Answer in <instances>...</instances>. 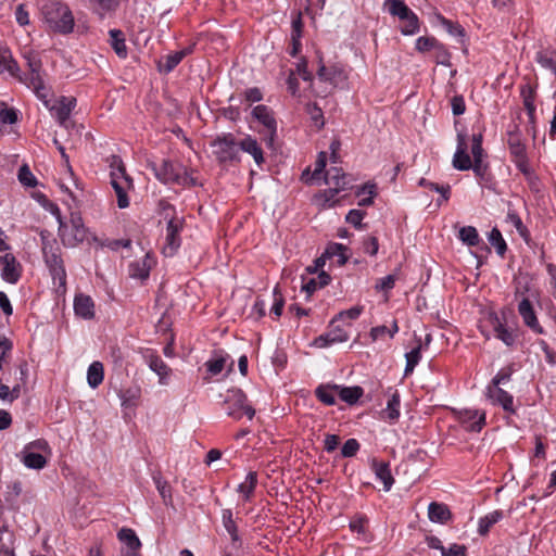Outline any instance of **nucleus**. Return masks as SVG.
Masks as SVG:
<instances>
[{
  "mask_svg": "<svg viewBox=\"0 0 556 556\" xmlns=\"http://www.w3.org/2000/svg\"><path fill=\"white\" fill-rule=\"evenodd\" d=\"M70 223L71 231L67 232V229H63V231L60 232V237L64 245L76 247L87 238L88 229L85 227L79 212L71 213Z\"/></svg>",
  "mask_w": 556,
  "mask_h": 556,
  "instance_id": "obj_8",
  "label": "nucleus"
},
{
  "mask_svg": "<svg viewBox=\"0 0 556 556\" xmlns=\"http://www.w3.org/2000/svg\"><path fill=\"white\" fill-rule=\"evenodd\" d=\"M369 188V197L362 199L358 202L359 206H370L374 204V198L376 197V185L375 184H365L362 187H359L356 191V195L359 197L361 194L365 193L366 189Z\"/></svg>",
  "mask_w": 556,
  "mask_h": 556,
  "instance_id": "obj_59",
  "label": "nucleus"
},
{
  "mask_svg": "<svg viewBox=\"0 0 556 556\" xmlns=\"http://www.w3.org/2000/svg\"><path fill=\"white\" fill-rule=\"evenodd\" d=\"M152 258L147 254L141 261L134 262L129 265V276L146 280L151 270Z\"/></svg>",
  "mask_w": 556,
  "mask_h": 556,
  "instance_id": "obj_27",
  "label": "nucleus"
},
{
  "mask_svg": "<svg viewBox=\"0 0 556 556\" xmlns=\"http://www.w3.org/2000/svg\"><path fill=\"white\" fill-rule=\"evenodd\" d=\"M1 277L9 283H16L21 278V264L12 253L0 256Z\"/></svg>",
  "mask_w": 556,
  "mask_h": 556,
  "instance_id": "obj_13",
  "label": "nucleus"
},
{
  "mask_svg": "<svg viewBox=\"0 0 556 556\" xmlns=\"http://www.w3.org/2000/svg\"><path fill=\"white\" fill-rule=\"evenodd\" d=\"M489 242L491 245H493L496 250V253L500 256H504L507 251V244L501 233V231L494 227L491 232L489 233Z\"/></svg>",
  "mask_w": 556,
  "mask_h": 556,
  "instance_id": "obj_52",
  "label": "nucleus"
},
{
  "mask_svg": "<svg viewBox=\"0 0 556 556\" xmlns=\"http://www.w3.org/2000/svg\"><path fill=\"white\" fill-rule=\"evenodd\" d=\"M41 240H42V254L43 260L48 268L60 266L63 263L62 256H61V250L56 243L55 240H48L43 232H41Z\"/></svg>",
  "mask_w": 556,
  "mask_h": 556,
  "instance_id": "obj_17",
  "label": "nucleus"
},
{
  "mask_svg": "<svg viewBox=\"0 0 556 556\" xmlns=\"http://www.w3.org/2000/svg\"><path fill=\"white\" fill-rule=\"evenodd\" d=\"M111 167L113 168L111 172V185L117 197V205L119 208H126L129 206V198L126 192V187H124L118 179L123 178L127 187L132 185V179L126 173V168L119 156H112Z\"/></svg>",
  "mask_w": 556,
  "mask_h": 556,
  "instance_id": "obj_5",
  "label": "nucleus"
},
{
  "mask_svg": "<svg viewBox=\"0 0 556 556\" xmlns=\"http://www.w3.org/2000/svg\"><path fill=\"white\" fill-rule=\"evenodd\" d=\"M328 332L320 334L314 340V344L317 348H327L334 343H342L349 340V334L346 331L341 329L339 326H333Z\"/></svg>",
  "mask_w": 556,
  "mask_h": 556,
  "instance_id": "obj_19",
  "label": "nucleus"
},
{
  "mask_svg": "<svg viewBox=\"0 0 556 556\" xmlns=\"http://www.w3.org/2000/svg\"><path fill=\"white\" fill-rule=\"evenodd\" d=\"M40 11L49 27L60 34L73 31L74 16L67 4L60 0H41Z\"/></svg>",
  "mask_w": 556,
  "mask_h": 556,
  "instance_id": "obj_1",
  "label": "nucleus"
},
{
  "mask_svg": "<svg viewBox=\"0 0 556 556\" xmlns=\"http://www.w3.org/2000/svg\"><path fill=\"white\" fill-rule=\"evenodd\" d=\"M42 198L45 200L43 206L48 208L53 216H55L59 223V232H62L63 229H67V224L63 220L59 206L55 203L48 200L46 195H42Z\"/></svg>",
  "mask_w": 556,
  "mask_h": 556,
  "instance_id": "obj_58",
  "label": "nucleus"
},
{
  "mask_svg": "<svg viewBox=\"0 0 556 556\" xmlns=\"http://www.w3.org/2000/svg\"><path fill=\"white\" fill-rule=\"evenodd\" d=\"M224 405L227 415L236 420L241 419L243 415L250 420L255 416V409L248 404V396L241 389L232 388L228 390Z\"/></svg>",
  "mask_w": 556,
  "mask_h": 556,
  "instance_id": "obj_4",
  "label": "nucleus"
},
{
  "mask_svg": "<svg viewBox=\"0 0 556 556\" xmlns=\"http://www.w3.org/2000/svg\"><path fill=\"white\" fill-rule=\"evenodd\" d=\"M257 484V473L255 471H250L245 481L240 483L238 486V492L243 494V498L245 502H249L254 493V490Z\"/></svg>",
  "mask_w": 556,
  "mask_h": 556,
  "instance_id": "obj_40",
  "label": "nucleus"
},
{
  "mask_svg": "<svg viewBox=\"0 0 556 556\" xmlns=\"http://www.w3.org/2000/svg\"><path fill=\"white\" fill-rule=\"evenodd\" d=\"M93 12L101 18L106 14L113 13L119 7V0H89Z\"/></svg>",
  "mask_w": 556,
  "mask_h": 556,
  "instance_id": "obj_33",
  "label": "nucleus"
},
{
  "mask_svg": "<svg viewBox=\"0 0 556 556\" xmlns=\"http://www.w3.org/2000/svg\"><path fill=\"white\" fill-rule=\"evenodd\" d=\"M306 113L309 115L311 121L314 123L318 130L324 127V113L316 103H308L306 105Z\"/></svg>",
  "mask_w": 556,
  "mask_h": 556,
  "instance_id": "obj_54",
  "label": "nucleus"
},
{
  "mask_svg": "<svg viewBox=\"0 0 556 556\" xmlns=\"http://www.w3.org/2000/svg\"><path fill=\"white\" fill-rule=\"evenodd\" d=\"M342 249H343V244H341V243H336V242L329 243L327 245L325 252L314 261V265L308 266L306 268V271L308 274L317 273L319 269H321L325 266L327 260L334 257V254L340 253L342 251Z\"/></svg>",
  "mask_w": 556,
  "mask_h": 556,
  "instance_id": "obj_24",
  "label": "nucleus"
},
{
  "mask_svg": "<svg viewBox=\"0 0 556 556\" xmlns=\"http://www.w3.org/2000/svg\"><path fill=\"white\" fill-rule=\"evenodd\" d=\"M333 388L336 392H338L340 400L348 403L349 405L356 404L364 394V389L359 386L342 387L338 384Z\"/></svg>",
  "mask_w": 556,
  "mask_h": 556,
  "instance_id": "obj_26",
  "label": "nucleus"
},
{
  "mask_svg": "<svg viewBox=\"0 0 556 556\" xmlns=\"http://www.w3.org/2000/svg\"><path fill=\"white\" fill-rule=\"evenodd\" d=\"M240 150L251 154L257 165H262L265 161L261 146L257 140L251 136L245 137L239 142V151Z\"/></svg>",
  "mask_w": 556,
  "mask_h": 556,
  "instance_id": "obj_25",
  "label": "nucleus"
},
{
  "mask_svg": "<svg viewBox=\"0 0 556 556\" xmlns=\"http://www.w3.org/2000/svg\"><path fill=\"white\" fill-rule=\"evenodd\" d=\"M75 98H61L60 106L56 108V118L61 125H64L65 122L70 118L71 112L75 108Z\"/></svg>",
  "mask_w": 556,
  "mask_h": 556,
  "instance_id": "obj_42",
  "label": "nucleus"
},
{
  "mask_svg": "<svg viewBox=\"0 0 556 556\" xmlns=\"http://www.w3.org/2000/svg\"><path fill=\"white\" fill-rule=\"evenodd\" d=\"M538 63L545 68L556 70V50L545 49L536 53Z\"/></svg>",
  "mask_w": 556,
  "mask_h": 556,
  "instance_id": "obj_51",
  "label": "nucleus"
},
{
  "mask_svg": "<svg viewBox=\"0 0 556 556\" xmlns=\"http://www.w3.org/2000/svg\"><path fill=\"white\" fill-rule=\"evenodd\" d=\"M503 511L502 510H494L484 517L480 518L479 525H478V533L480 535H486L490 531V528L498 522L503 518Z\"/></svg>",
  "mask_w": 556,
  "mask_h": 556,
  "instance_id": "obj_39",
  "label": "nucleus"
},
{
  "mask_svg": "<svg viewBox=\"0 0 556 556\" xmlns=\"http://www.w3.org/2000/svg\"><path fill=\"white\" fill-rule=\"evenodd\" d=\"M22 462L30 469H42L47 464V459L43 455L30 451H23Z\"/></svg>",
  "mask_w": 556,
  "mask_h": 556,
  "instance_id": "obj_41",
  "label": "nucleus"
},
{
  "mask_svg": "<svg viewBox=\"0 0 556 556\" xmlns=\"http://www.w3.org/2000/svg\"><path fill=\"white\" fill-rule=\"evenodd\" d=\"M518 312L527 327H529L535 333H544L543 328L538 321L533 305L529 299L525 298L521 300L518 305Z\"/></svg>",
  "mask_w": 556,
  "mask_h": 556,
  "instance_id": "obj_16",
  "label": "nucleus"
},
{
  "mask_svg": "<svg viewBox=\"0 0 556 556\" xmlns=\"http://www.w3.org/2000/svg\"><path fill=\"white\" fill-rule=\"evenodd\" d=\"M361 445L356 439H349L344 442L341 448V455L343 457H353L358 452Z\"/></svg>",
  "mask_w": 556,
  "mask_h": 556,
  "instance_id": "obj_63",
  "label": "nucleus"
},
{
  "mask_svg": "<svg viewBox=\"0 0 556 556\" xmlns=\"http://www.w3.org/2000/svg\"><path fill=\"white\" fill-rule=\"evenodd\" d=\"M485 412L479 409H463L458 415L465 430L470 432H480L485 425Z\"/></svg>",
  "mask_w": 556,
  "mask_h": 556,
  "instance_id": "obj_11",
  "label": "nucleus"
},
{
  "mask_svg": "<svg viewBox=\"0 0 556 556\" xmlns=\"http://www.w3.org/2000/svg\"><path fill=\"white\" fill-rule=\"evenodd\" d=\"M185 220L177 216L169 217L166 227V248L170 249L173 254L180 247V231L184 228Z\"/></svg>",
  "mask_w": 556,
  "mask_h": 556,
  "instance_id": "obj_14",
  "label": "nucleus"
},
{
  "mask_svg": "<svg viewBox=\"0 0 556 556\" xmlns=\"http://www.w3.org/2000/svg\"><path fill=\"white\" fill-rule=\"evenodd\" d=\"M103 378H104L103 364L98 361L91 363L90 366L88 367V371H87V382H88L89 387H91L92 389L98 388L102 383Z\"/></svg>",
  "mask_w": 556,
  "mask_h": 556,
  "instance_id": "obj_34",
  "label": "nucleus"
},
{
  "mask_svg": "<svg viewBox=\"0 0 556 556\" xmlns=\"http://www.w3.org/2000/svg\"><path fill=\"white\" fill-rule=\"evenodd\" d=\"M458 238L468 247H477L480 243V237L473 226H464L458 231Z\"/></svg>",
  "mask_w": 556,
  "mask_h": 556,
  "instance_id": "obj_44",
  "label": "nucleus"
},
{
  "mask_svg": "<svg viewBox=\"0 0 556 556\" xmlns=\"http://www.w3.org/2000/svg\"><path fill=\"white\" fill-rule=\"evenodd\" d=\"M148 166L154 172L155 177L163 184H176L179 186L186 185L188 174H180L181 166L175 165L170 160L164 159L157 165L154 162H149Z\"/></svg>",
  "mask_w": 556,
  "mask_h": 556,
  "instance_id": "obj_7",
  "label": "nucleus"
},
{
  "mask_svg": "<svg viewBox=\"0 0 556 556\" xmlns=\"http://www.w3.org/2000/svg\"><path fill=\"white\" fill-rule=\"evenodd\" d=\"M502 315H503V317L501 318L497 315V313L491 312V313H489L488 321L491 325V327L495 333V337L498 340H501L502 342H504L507 346H511V345H514L517 336L506 327V325L504 323V320H505L504 312L502 313Z\"/></svg>",
  "mask_w": 556,
  "mask_h": 556,
  "instance_id": "obj_10",
  "label": "nucleus"
},
{
  "mask_svg": "<svg viewBox=\"0 0 556 556\" xmlns=\"http://www.w3.org/2000/svg\"><path fill=\"white\" fill-rule=\"evenodd\" d=\"M12 77L16 78L21 84L31 89L38 99H40L46 108L50 110V97L53 96L51 87L45 84L41 72H9Z\"/></svg>",
  "mask_w": 556,
  "mask_h": 556,
  "instance_id": "obj_3",
  "label": "nucleus"
},
{
  "mask_svg": "<svg viewBox=\"0 0 556 556\" xmlns=\"http://www.w3.org/2000/svg\"><path fill=\"white\" fill-rule=\"evenodd\" d=\"M438 20L440 24L444 27V29L453 37L456 38L457 42L460 45H464L466 41V30L465 28L458 23L453 22L443 15H438Z\"/></svg>",
  "mask_w": 556,
  "mask_h": 556,
  "instance_id": "obj_28",
  "label": "nucleus"
},
{
  "mask_svg": "<svg viewBox=\"0 0 556 556\" xmlns=\"http://www.w3.org/2000/svg\"><path fill=\"white\" fill-rule=\"evenodd\" d=\"M213 154L220 164L239 162V143L232 134L217 137L211 143Z\"/></svg>",
  "mask_w": 556,
  "mask_h": 556,
  "instance_id": "obj_6",
  "label": "nucleus"
},
{
  "mask_svg": "<svg viewBox=\"0 0 556 556\" xmlns=\"http://www.w3.org/2000/svg\"><path fill=\"white\" fill-rule=\"evenodd\" d=\"M336 384H320L315 390L316 397L324 403L325 405H333L336 404V397L333 392H336Z\"/></svg>",
  "mask_w": 556,
  "mask_h": 556,
  "instance_id": "obj_46",
  "label": "nucleus"
},
{
  "mask_svg": "<svg viewBox=\"0 0 556 556\" xmlns=\"http://www.w3.org/2000/svg\"><path fill=\"white\" fill-rule=\"evenodd\" d=\"M273 294L274 303L270 311L276 317H280L285 307V298L278 285L274 288Z\"/></svg>",
  "mask_w": 556,
  "mask_h": 556,
  "instance_id": "obj_60",
  "label": "nucleus"
},
{
  "mask_svg": "<svg viewBox=\"0 0 556 556\" xmlns=\"http://www.w3.org/2000/svg\"><path fill=\"white\" fill-rule=\"evenodd\" d=\"M331 281V277L328 273L320 270L317 278H309L303 282L302 290L306 292L309 298L316 290L328 286Z\"/></svg>",
  "mask_w": 556,
  "mask_h": 556,
  "instance_id": "obj_30",
  "label": "nucleus"
},
{
  "mask_svg": "<svg viewBox=\"0 0 556 556\" xmlns=\"http://www.w3.org/2000/svg\"><path fill=\"white\" fill-rule=\"evenodd\" d=\"M117 538L126 543L129 551H138L141 547V542L132 529L122 528L117 533Z\"/></svg>",
  "mask_w": 556,
  "mask_h": 556,
  "instance_id": "obj_43",
  "label": "nucleus"
},
{
  "mask_svg": "<svg viewBox=\"0 0 556 556\" xmlns=\"http://www.w3.org/2000/svg\"><path fill=\"white\" fill-rule=\"evenodd\" d=\"M383 5L390 15L399 17L400 21H403L415 13L403 0H386Z\"/></svg>",
  "mask_w": 556,
  "mask_h": 556,
  "instance_id": "obj_29",
  "label": "nucleus"
},
{
  "mask_svg": "<svg viewBox=\"0 0 556 556\" xmlns=\"http://www.w3.org/2000/svg\"><path fill=\"white\" fill-rule=\"evenodd\" d=\"M226 364V357L223 355L216 356L206 362L207 371L215 376L222 372Z\"/></svg>",
  "mask_w": 556,
  "mask_h": 556,
  "instance_id": "obj_62",
  "label": "nucleus"
},
{
  "mask_svg": "<svg viewBox=\"0 0 556 556\" xmlns=\"http://www.w3.org/2000/svg\"><path fill=\"white\" fill-rule=\"evenodd\" d=\"M467 136L464 132L457 134V147L453 156V167L458 170H469L472 167V160L467 152Z\"/></svg>",
  "mask_w": 556,
  "mask_h": 556,
  "instance_id": "obj_12",
  "label": "nucleus"
},
{
  "mask_svg": "<svg viewBox=\"0 0 556 556\" xmlns=\"http://www.w3.org/2000/svg\"><path fill=\"white\" fill-rule=\"evenodd\" d=\"M421 346H422V344L419 339L417 346L414 348L410 352L405 354V358H406V365H405V369H404L405 376H408L409 374H412L414 371L416 365L419 363V361L421 358Z\"/></svg>",
  "mask_w": 556,
  "mask_h": 556,
  "instance_id": "obj_47",
  "label": "nucleus"
},
{
  "mask_svg": "<svg viewBox=\"0 0 556 556\" xmlns=\"http://www.w3.org/2000/svg\"><path fill=\"white\" fill-rule=\"evenodd\" d=\"M109 42L114 52L119 58H126L127 56V47H126V39L125 34L121 29H111L109 31Z\"/></svg>",
  "mask_w": 556,
  "mask_h": 556,
  "instance_id": "obj_31",
  "label": "nucleus"
},
{
  "mask_svg": "<svg viewBox=\"0 0 556 556\" xmlns=\"http://www.w3.org/2000/svg\"><path fill=\"white\" fill-rule=\"evenodd\" d=\"M155 486L163 498V502L165 505H172L173 504V496H172V486L169 483L164 480L160 475L153 477Z\"/></svg>",
  "mask_w": 556,
  "mask_h": 556,
  "instance_id": "obj_50",
  "label": "nucleus"
},
{
  "mask_svg": "<svg viewBox=\"0 0 556 556\" xmlns=\"http://www.w3.org/2000/svg\"><path fill=\"white\" fill-rule=\"evenodd\" d=\"M192 52V47L184 48L179 51L172 52L167 55L165 70H174L184 58Z\"/></svg>",
  "mask_w": 556,
  "mask_h": 556,
  "instance_id": "obj_53",
  "label": "nucleus"
},
{
  "mask_svg": "<svg viewBox=\"0 0 556 556\" xmlns=\"http://www.w3.org/2000/svg\"><path fill=\"white\" fill-rule=\"evenodd\" d=\"M13 349V343L10 339L7 337L0 338V369H2L3 365L8 363V359L10 357L11 351Z\"/></svg>",
  "mask_w": 556,
  "mask_h": 556,
  "instance_id": "obj_61",
  "label": "nucleus"
},
{
  "mask_svg": "<svg viewBox=\"0 0 556 556\" xmlns=\"http://www.w3.org/2000/svg\"><path fill=\"white\" fill-rule=\"evenodd\" d=\"M74 311L77 316L84 319H92L94 317V302L89 295L84 293L76 294Z\"/></svg>",
  "mask_w": 556,
  "mask_h": 556,
  "instance_id": "obj_20",
  "label": "nucleus"
},
{
  "mask_svg": "<svg viewBox=\"0 0 556 556\" xmlns=\"http://www.w3.org/2000/svg\"><path fill=\"white\" fill-rule=\"evenodd\" d=\"M17 177L20 182L25 187L34 188L37 186V179L26 164L20 167Z\"/></svg>",
  "mask_w": 556,
  "mask_h": 556,
  "instance_id": "obj_57",
  "label": "nucleus"
},
{
  "mask_svg": "<svg viewBox=\"0 0 556 556\" xmlns=\"http://www.w3.org/2000/svg\"><path fill=\"white\" fill-rule=\"evenodd\" d=\"M0 70H20L9 47L0 41Z\"/></svg>",
  "mask_w": 556,
  "mask_h": 556,
  "instance_id": "obj_48",
  "label": "nucleus"
},
{
  "mask_svg": "<svg viewBox=\"0 0 556 556\" xmlns=\"http://www.w3.org/2000/svg\"><path fill=\"white\" fill-rule=\"evenodd\" d=\"M252 115L266 128L267 135L265 140L269 148L273 147L277 136V122L273 115L271 110L266 105L258 104L252 110Z\"/></svg>",
  "mask_w": 556,
  "mask_h": 556,
  "instance_id": "obj_9",
  "label": "nucleus"
},
{
  "mask_svg": "<svg viewBox=\"0 0 556 556\" xmlns=\"http://www.w3.org/2000/svg\"><path fill=\"white\" fill-rule=\"evenodd\" d=\"M325 182L329 186L340 187L341 189H350L351 188V179L348 174L343 172L342 168L331 167L325 172L324 175Z\"/></svg>",
  "mask_w": 556,
  "mask_h": 556,
  "instance_id": "obj_21",
  "label": "nucleus"
},
{
  "mask_svg": "<svg viewBox=\"0 0 556 556\" xmlns=\"http://www.w3.org/2000/svg\"><path fill=\"white\" fill-rule=\"evenodd\" d=\"M223 525L226 531L229 533L231 541L233 544L239 542L241 544V540L238 533V527L232 518L231 509H224L222 513Z\"/></svg>",
  "mask_w": 556,
  "mask_h": 556,
  "instance_id": "obj_38",
  "label": "nucleus"
},
{
  "mask_svg": "<svg viewBox=\"0 0 556 556\" xmlns=\"http://www.w3.org/2000/svg\"><path fill=\"white\" fill-rule=\"evenodd\" d=\"M303 30H304V22H303L302 12L301 11L293 12L292 21H291V49H290V54L292 56H296L302 49L301 39L303 37Z\"/></svg>",
  "mask_w": 556,
  "mask_h": 556,
  "instance_id": "obj_15",
  "label": "nucleus"
},
{
  "mask_svg": "<svg viewBox=\"0 0 556 556\" xmlns=\"http://www.w3.org/2000/svg\"><path fill=\"white\" fill-rule=\"evenodd\" d=\"M402 22V25H401V34L404 35V36H412V35H416L417 33L420 31V22H419V18L418 16L416 15V13H413L412 15H409V17L401 21Z\"/></svg>",
  "mask_w": 556,
  "mask_h": 556,
  "instance_id": "obj_49",
  "label": "nucleus"
},
{
  "mask_svg": "<svg viewBox=\"0 0 556 556\" xmlns=\"http://www.w3.org/2000/svg\"><path fill=\"white\" fill-rule=\"evenodd\" d=\"M428 517L432 522L446 523L452 520L453 515L447 505L431 502L428 506Z\"/></svg>",
  "mask_w": 556,
  "mask_h": 556,
  "instance_id": "obj_23",
  "label": "nucleus"
},
{
  "mask_svg": "<svg viewBox=\"0 0 556 556\" xmlns=\"http://www.w3.org/2000/svg\"><path fill=\"white\" fill-rule=\"evenodd\" d=\"M442 556H467V546L460 544H452L448 548L443 549Z\"/></svg>",
  "mask_w": 556,
  "mask_h": 556,
  "instance_id": "obj_64",
  "label": "nucleus"
},
{
  "mask_svg": "<svg viewBox=\"0 0 556 556\" xmlns=\"http://www.w3.org/2000/svg\"><path fill=\"white\" fill-rule=\"evenodd\" d=\"M148 364L150 369L159 375L160 382L163 383L169 371V368L165 362L159 355L151 354L149 356Z\"/></svg>",
  "mask_w": 556,
  "mask_h": 556,
  "instance_id": "obj_45",
  "label": "nucleus"
},
{
  "mask_svg": "<svg viewBox=\"0 0 556 556\" xmlns=\"http://www.w3.org/2000/svg\"><path fill=\"white\" fill-rule=\"evenodd\" d=\"M486 396L493 404L500 405L507 413L515 414L514 399L508 392L500 387H488Z\"/></svg>",
  "mask_w": 556,
  "mask_h": 556,
  "instance_id": "obj_18",
  "label": "nucleus"
},
{
  "mask_svg": "<svg viewBox=\"0 0 556 556\" xmlns=\"http://www.w3.org/2000/svg\"><path fill=\"white\" fill-rule=\"evenodd\" d=\"M371 468H372L377 479H379L383 482L384 491H390L394 483V479L391 473L389 463L378 462L376 458H374L371 460Z\"/></svg>",
  "mask_w": 556,
  "mask_h": 556,
  "instance_id": "obj_22",
  "label": "nucleus"
},
{
  "mask_svg": "<svg viewBox=\"0 0 556 556\" xmlns=\"http://www.w3.org/2000/svg\"><path fill=\"white\" fill-rule=\"evenodd\" d=\"M523 80L526 81V84L522 85L520 88V96L523 101V106H526L528 103H530V105H533L536 97V79L532 81V78L527 75L523 77Z\"/></svg>",
  "mask_w": 556,
  "mask_h": 556,
  "instance_id": "obj_36",
  "label": "nucleus"
},
{
  "mask_svg": "<svg viewBox=\"0 0 556 556\" xmlns=\"http://www.w3.org/2000/svg\"><path fill=\"white\" fill-rule=\"evenodd\" d=\"M484 151H480L479 154H472V167L475 175L482 181H489L491 174L489 172V163L483 161Z\"/></svg>",
  "mask_w": 556,
  "mask_h": 556,
  "instance_id": "obj_32",
  "label": "nucleus"
},
{
  "mask_svg": "<svg viewBox=\"0 0 556 556\" xmlns=\"http://www.w3.org/2000/svg\"><path fill=\"white\" fill-rule=\"evenodd\" d=\"M401 399L399 391H395L388 401L387 408L382 412L383 418L395 421L400 417Z\"/></svg>",
  "mask_w": 556,
  "mask_h": 556,
  "instance_id": "obj_37",
  "label": "nucleus"
},
{
  "mask_svg": "<svg viewBox=\"0 0 556 556\" xmlns=\"http://www.w3.org/2000/svg\"><path fill=\"white\" fill-rule=\"evenodd\" d=\"M418 184L421 187L429 188L430 190L439 192L442 195L444 201H447L450 199V194H451L450 185L441 186L437 182L429 181L426 178H421Z\"/></svg>",
  "mask_w": 556,
  "mask_h": 556,
  "instance_id": "obj_56",
  "label": "nucleus"
},
{
  "mask_svg": "<svg viewBox=\"0 0 556 556\" xmlns=\"http://www.w3.org/2000/svg\"><path fill=\"white\" fill-rule=\"evenodd\" d=\"M435 48H441V43L434 37H419L416 40V50L419 52H432Z\"/></svg>",
  "mask_w": 556,
  "mask_h": 556,
  "instance_id": "obj_55",
  "label": "nucleus"
},
{
  "mask_svg": "<svg viewBox=\"0 0 556 556\" xmlns=\"http://www.w3.org/2000/svg\"><path fill=\"white\" fill-rule=\"evenodd\" d=\"M0 554L3 556H15L14 534L7 527L0 529Z\"/></svg>",
  "mask_w": 556,
  "mask_h": 556,
  "instance_id": "obj_35",
  "label": "nucleus"
},
{
  "mask_svg": "<svg viewBox=\"0 0 556 556\" xmlns=\"http://www.w3.org/2000/svg\"><path fill=\"white\" fill-rule=\"evenodd\" d=\"M507 146L509 149L511 162L526 177V179L532 184L533 180H536V176L530 166L529 157L527 154V147L522 140L519 125L513 124L509 126V129L507 130Z\"/></svg>",
  "mask_w": 556,
  "mask_h": 556,
  "instance_id": "obj_2",
  "label": "nucleus"
}]
</instances>
